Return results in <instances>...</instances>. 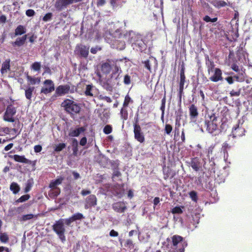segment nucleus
Listing matches in <instances>:
<instances>
[{"mask_svg": "<svg viewBox=\"0 0 252 252\" xmlns=\"http://www.w3.org/2000/svg\"><path fill=\"white\" fill-rule=\"evenodd\" d=\"M10 64H3V65L1 69V72L2 74H4L7 72L8 70H9Z\"/></svg>", "mask_w": 252, "mask_h": 252, "instance_id": "51", "label": "nucleus"}, {"mask_svg": "<svg viewBox=\"0 0 252 252\" xmlns=\"http://www.w3.org/2000/svg\"><path fill=\"white\" fill-rule=\"evenodd\" d=\"M103 131L105 134H109L112 131V126L110 125H106L103 128Z\"/></svg>", "mask_w": 252, "mask_h": 252, "instance_id": "45", "label": "nucleus"}, {"mask_svg": "<svg viewBox=\"0 0 252 252\" xmlns=\"http://www.w3.org/2000/svg\"><path fill=\"white\" fill-rule=\"evenodd\" d=\"M34 90V87H29L26 90H25V96L27 99L31 100L32 93Z\"/></svg>", "mask_w": 252, "mask_h": 252, "instance_id": "31", "label": "nucleus"}, {"mask_svg": "<svg viewBox=\"0 0 252 252\" xmlns=\"http://www.w3.org/2000/svg\"><path fill=\"white\" fill-rule=\"evenodd\" d=\"M171 248L174 250L172 252H184L187 246V242L184 238L178 235H174L172 237Z\"/></svg>", "mask_w": 252, "mask_h": 252, "instance_id": "5", "label": "nucleus"}, {"mask_svg": "<svg viewBox=\"0 0 252 252\" xmlns=\"http://www.w3.org/2000/svg\"><path fill=\"white\" fill-rule=\"evenodd\" d=\"M16 113V109L12 104L8 105L4 114L3 120L8 122H14L15 119L13 116Z\"/></svg>", "mask_w": 252, "mask_h": 252, "instance_id": "10", "label": "nucleus"}, {"mask_svg": "<svg viewBox=\"0 0 252 252\" xmlns=\"http://www.w3.org/2000/svg\"><path fill=\"white\" fill-rule=\"evenodd\" d=\"M96 67L98 72L97 75L99 76H100V70L104 74H107L111 72L110 82H112V80H117L122 72L120 67L116 65V64H97Z\"/></svg>", "mask_w": 252, "mask_h": 252, "instance_id": "2", "label": "nucleus"}, {"mask_svg": "<svg viewBox=\"0 0 252 252\" xmlns=\"http://www.w3.org/2000/svg\"><path fill=\"white\" fill-rule=\"evenodd\" d=\"M71 217L74 221L77 220H81L84 218L83 215L80 213H75L73 214Z\"/></svg>", "mask_w": 252, "mask_h": 252, "instance_id": "43", "label": "nucleus"}, {"mask_svg": "<svg viewBox=\"0 0 252 252\" xmlns=\"http://www.w3.org/2000/svg\"><path fill=\"white\" fill-rule=\"evenodd\" d=\"M90 193L91 191L90 190L83 189L81 192V194L83 196H86L87 195L90 194Z\"/></svg>", "mask_w": 252, "mask_h": 252, "instance_id": "64", "label": "nucleus"}, {"mask_svg": "<svg viewBox=\"0 0 252 252\" xmlns=\"http://www.w3.org/2000/svg\"><path fill=\"white\" fill-rule=\"evenodd\" d=\"M97 199L94 194H90L85 199V208L88 209L97 204Z\"/></svg>", "mask_w": 252, "mask_h": 252, "instance_id": "14", "label": "nucleus"}, {"mask_svg": "<svg viewBox=\"0 0 252 252\" xmlns=\"http://www.w3.org/2000/svg\"><path fill=\"white\" fill-rule=\"evenodd\" d=\"M61 106L67 113L70 115H76L79 114L81 109L80 104L68 98L65 99L62 102Z\"/></svg>", "mask_w": 252, "mask_h": 252, "instance_id": "3", "label": "nucleus"}, {"mask_svg": "<svg viewBox=\"0 0 252 252\" xmlns=\"http://www.w3.org/2000/svg\"><path fill=\"white\" fill-rule=\"evenodd\" d=\"M171 213L173 214H181L183 213V211L180 207L176 206L172 209Z\"/></svg>", "mask_w": 252, "mask_h": 252, "instance_id": "46", "label": "nucleus"}, {"mask_svg": "<svg viewBox=\"0 0 252 252\" xmlns=\"http://www.w3.org/2000/svg\"><path fill=\"white\" fill-rule=\"evenodd\" d=\"M63 180L64 177L60 176L58 179L55 180H52L49 184V188L52 189H59V188H57V186L61 184Z\"/></svg>", "mask_w": 252, "mask_h": 252, "instance_id": "25", "label": "nucleus"}, {"mask_svg": "<svg viewBox=\"0 0 252 252\" xmlns=\"http://www.w3.org/2000/svg\"><path fill=\"white\" fill-rule=\"evenodd\" d=\"M189 111L190 119L196 121L199 116L197 107L195 104H191L189 107Z\"/></svg>", "mask_w": 252, "mask_h": 252, "instance_id": "15", "label": "nucleus"}, {"mask_svg": "<svg viewBox=\"0 0 252 252\" xmlns=\"http://www.w3.org/2000/svg\"><path fill=\"white\" fill-rule=\"evenodd\" d=\"M70 89V87L68 85H60L56 89L55 94L57 96H63L68 94Z\"/></svg>", "mask_w": 252, "mask_h": 252, "instance_id": "16", "label": "nucleus"}, {"mask_svg": "<svg viewBox=\"0 0 252 252\" xmlns=\"http://www.w3.org/2000/svg\"><path fill=\"white\" fill-rule=\"evenodd\" d=\"M204 126L206 130L211 134L216 135L218 131V119L214 114L205 118Z\"/></svg>", "mask_w": 252, "mask_h": 252, "instance_id": "4", "label": "nucleus"}, {"mask_svg": "<svg viewBox=\"0 0 252 252\" xmlns=\"http://www.w3.org/2000/svg\"><path fill=\"white\" fill-rule=\"evenodd\" d=\"M229 62H233V63H249V60L246 58L245 55L243 53H237L236 55L230 52L228 56Z\"/></svg>", "mask_w": 252, "mask_h": 252, "instance_id": "9", "label": "nucleus"}, {"mask_svg": "<svg viewBox=\"0 0 252 252\" xmlns=\"http://www.w3.org/2000/svg\"><path fill=\"white\" fill-rule=\"evenodd\" d=\"M33 185V182L32 181L28 180L26 184V187L24 189L25 192H28L31 189Z\"/></svg>", "mask_w": 252, "mask_h": 252, "instance_id": "40", "label": "nucleus"}, {"mask_svg": "<svg viewBox=\"0 0 252 252\" xmlns=\"http://www.w3.org/2000/svg\"><path fill=\"white\" fill-rule=\"evenodd\" d=\"M27 35H24L22 37L17 38L15 41L13 42L12 44L13 46H21L23 45L27 39Z\"/></svg>", "mask_w": 252, "mask_h": 252, "instance_id": "27", "label": "nucleus"}, {"mask_svg": "<svg viewBox=\"0 0 252 252\" xmlns=\"http://www.w3.org/2000/svg\"><path fill=\"white\" fill-rule=\"evenodd\" d=\"M9 157L13 158L15 161L24 163L31 164L32 161L26 158L25 156H20L18 155H14L13 156H9Z\"/></svg>", "mask_w": 252, "mask_h": 252, "instance_id": "20", "label": "nucleus"}, {"mask_svg": "<svg viewBox=\"0 0 252 252\" xmlns=\"http://www.w3.org/2000/svg\"><path fill=\"white\" fill-rule=\"evenodd\" d=\"M64 221L66 225L69 226L72 222L74 221V220L72 219V217H71L69 218L64 220Z\"/></svg>", "mask_w": 252, "mask_h": 252, "instance_id": "55", "label": "nucleus"}, {"mask_svg": "<svg viewBox=\"0 0 252 252\" xmlns=\"http://www.w3.org/2000/svg\"><path fill=\"white\" fill-rule=\"evenodd\" d=\"M113 209L117 213H124L126 209V207L124 202H118L112 205Z\"/></svg>", "mask_w": 252, "mask_h": 252, "instance_id": "18", "label": "nucleus"}, {"mask_svg": "<svg viewBox=\"0 0 252 252\" xmlns=\"http://www.w3.org/2000/svg\"><path fill=\"white\" fill-rule=\"evenodd\" d=\"M30 198V195L29 194H26L21 196L19 199H18L16 202L20 203V202H24L27 200H28Z\"/></svg>", "mask_w": 252, "mask_h": 252, "instance_id": "42", "label": "nucleus"}, {"mask_svg": "<svg viewBox=\"0 0 252 252\" xmlns=\"http://www.w3.org/2000/svg\"><path fill=\"white\" fill-rule=\"evenodd\" d=\"M210 3L216 8L220 9L221 7H224L226 5L231 6L232 4L230 2L227 3L224 0H211Z\"/></svg>", "mask_w": 252, "mask_h": 252, "instance_id": "22", "label": "nucleus"}, {"mask_svg": "<svg viewBox=\"0 0 252 252\" xmlns=\"http://www.w3.org/2000/svg\"><path fill=\"white\" fill-rule=\"evenodd\" d=\"M40 64H32V68L35 71H38L40 69Z\"/></svg>", "mask_w": 252, "mask_h": 252, "instance_id": "61", "label": "nucleus"}, {"mask_svg": "<svg viewBox=\"0 0 252 252\" xmlns=\"http://www.w3.org/2000/svg\"><path fill=\"white\" fill-rule=\"evenodd\" d=\"M60 192V189H51L49 192V194L53 197H56L59 195Z\"/></svg>", "mask_w": 252, "mask_h": 252, "instance_id": "36", "label": "nucleus"}, {"mask_svg": "<svg viewBox=\"0 0 252 252\" xmlns=\"http://www.w3.org/2000/svg\"><path fill=\"white\" fill-rule=\"evenodd\" d=\"M92 88L93 86L92 85H87L86 86V90L85 91V94L86 96H93V94L92 93Z\"/></svg>", "mask_w": 252, "mask_h": 252, "instance_id": "37", "label": "nucleus"}, {"mask_svg": "<svg viewBox=\"0 0 252 252\" xmlns=\"http://www.w3.org/2000/svg\"><path fill=\"white\" fill-rule=\"evenodd\" d=\"M130 101H131V98L128 94L126 95L125 98V100L123 103V106L125 107L128 106V105Z\"/></svg>", "mask_w": 252, "mask_h": 252, "instance_id": "49", "label": "nucleus"}, {"mask_svg": "<svg viewBox=\"0 0 252 252\" xmlns=\"http://www.w3.org/2000/svg\"><path fill=\"white\" fill-rule=\"evenodd\" d=\"M121 176V172L118 170H114L113 173V176L112 177L114 178L115 177H120Z\"/></svg>", "mask_w": 252, "mask_h": 252, "instance_id": "63", "label": "nucleus"}, {"mask_svg": "<svg viewBox=\"0 0 252 252\" xmlns=\"http://www.w3.org/2000/svg\"><path fill=\"white\" fill-rule=\"evenodd\" d=\"M203 20L206 22H216L218 20V18L217 17H215L213 18H211L209 16L206 15L203 18Z\"/></svg>", "mask_w": 252, "mask_h": 252, "instance_id": "47", "label": "nucleus"}, {"mask_svg": "<svg viewBox=\"0 0 252 252\" xmlns=\"http://www.w3.org/2000/svg\"><path fill=\"white\" fill-rule=\"evenodd\" d=\"M231 68L238 73V75L243 76L245 72V69L242 65L237 64H231Z\"/></svg>", "mask_w": 252, "mask_h": 252, "instance_id": "23", "label": "nucleus"}, {"mask_svg": "<svg viewBox=\"0 0 252 252\" xmlns=\"http://www.w3.org/2000/svg\"><path fill=\"white\" fill-rule=\"evenodd\" d=\"M101 50V48H99L98 47H92L91 49V52L92 53V54H96V52L98 51V50Z\"/></svg>", "mask_w": 252, "mask_h": 252, "instance_id": "62", "label": "nucleus"}, {"mask_svg": "<svg viewBox=\"0 0 252 252\" xmlns=\"http://www.w3.org/2000/svg\"><path fill=\"white\" fill-rule=\"evenodd\" d=\"M53 14L52 13H46L43 17L42 20L45 22L49 21L51 20Z\"/></svg>", "mask_w": 252, "mask_h": 252, "instance_id": "50", "label": "nucleus"}, {"mask_svg": "<svg viewBox=\"0 0 252 252\" xmlns=\"http://www.w3.org/2000/svg\"><path fill=\"white\" fill-rule=\"evenodd\" d=\"M119 38H125L131 44L133 49L142 52L147 49V44L143 40L141 35L130 32L128 33L122 34L120 33L118 37Z\"/></svg>", "mask_w": 252, "mask_h": 252, "instance_id": "1", "label": "nucleus"}, {"mask_svg": "<svg viewBox=\"0 0 252 252\" xmlns=\"http://www.w3.org/2000/svg\"><path fill=\"white\" fill-rule=\"evenodd\" d=\"M125 246L129 248H133L134 247L133 241L131 239H127L125 244Z\"/></svg>", "mask_w": 252, "mask_h": 252, "instance_id": "52", "label": "nucleus"}, {"mask_svg": "<svg viewBox=\"0 0 252 252\" xmlns=\"http://www.w3.org/2000/svg\"><path fill=\"white\" fill-rule=\"evenodd\" d=\"M26 14L27 16H28L29 17H32V16H33L34 15L35 12L33 9H28L26 11Z\"/></svg>", "mask_w": 252, "mask_h": 252, "instance_id": "54", "label": "nucleus"}, {"mask_svg": "<svg viewBox=\"0 0 252 252\" xmlns=\"http://www.w3.org/2000/svg\"><path fill=\"white\" fill-rule=\"evenodd\" d=\"M10 189L14 194H17L19 192L20 189L19 185L15 182H12L10 186Z\"/></svg>", "mask_w": 252, "mask_h": 252, "instance_id": "30", "label": "nucleus"}, {"mask_svg": "<svg viewBox=\"0 0 252 252\" xmlns=\"http://www.w3.org/2000/svg\"><path fill=\"white\" fill-rule=\"evenodd\" d=\"M124 82L126 85H129L130 83V77L128 75L125 76Z\"/></svg>", "mask_w": 252, "mask_h": 252, "instance_id": "56", "label": "nucleus"}, {"mask_svg": "<svg viewBox=\"0 0 252 252\" xmlns=\"http://www.w3.org/2000/svg\"><path fill=\"white\" fill-rule=\"evenodd\" d=\"M87 142V139L86 137H82L79 142V144L82 146H84L86 145Z\"/></svg>", "mask_w": 252, "mask_h": 252, "instance_id": "57", "label": "nucleus"}, {"mask_svg": "<svg viewBox=\"0 0 252 252\" xmlns=\"http://www.w3.org/2000/svg\"><path fill=\"white\" fill-rule=\"evenodd\" d=\"M189 194L192 201L195 202H197L198 200V196L197 192L195 191L192 190L189 192Z\"/></svg>", "mask_w": 252, "mask_h": 252, "instance_id": "39", "label": "nucleus"}, {"mask_svg": "<svg viewBox=\"0 0 252 252\" xmlns=\"http://www.w3.org/2000/svg\"><path fill=\"white\" fill-rule=\"evenodd\" d=\"M86 130V128L84 126H81L76 128H70L68 135L70 137H78L79 135Z\"/></svg>", "mask_w": 252, "mask_h": 252, "instance_id": "19", "label": "nucleus"}, {"mask_svg": "<svg viewBox=\"0 0 252 252\" xmlns=\"http://www.w3.org/2000/svg\"><path fill=\"white\" fill-rule=\"evenodd\" d=\"M109 235L111 237H117L119 235L118 232L112 229L110 231Z\"/></svg>", "mask_w": 252, "mask_h": 252, "instance_id": "60", "label": "nucleus"}, {"mask_svg": "<svg viewBox=\"0 0 252 252\" xmlns=\"http://www.w3.org/2000/svg\"><path fill=\"white\" fill-rule=\"evenodd\" d=\"M134 138L139 142L142 143L145 141V136L142 131L140 126L136 125L133 129Z\"/></svg>", "mask_w": 252, "mask_h": 252, "instance_id": "12", "label": "nucleus"}, {"mask_svg": "<svg viewBox=\"0 0 252 252\" xmlns=\"http://www.w3.org/2000/svg\"><path fill=\"white\" fill-rule=\"evenodd\" d=\"M89 50V47H87L82 44L78 45L76 47V51L77 52V53L84 58L88 57Z\"/></svg>", "mask_w": 252, "mask_h": 252, "instance_id": "17", "label": "nucleus"}, {"mask_svg": "<svg viewBox=\"0 0 252 252\" xmlns=\"http://www.w3.org/2000/svg\"><path fill=\"white\" fill-rule=\"evenodd\" d=\"M180 121L178 120V118H176V125H175V136L179 135L180 134V131H179V126H180Z\"/></svg>", "mask_w": 252, "mask_h": 252, "instance_id": "44", "label": "nucleus"}, {"mask_svg": "<svg viewBox=\"0 0 252 252\" xmlns=\"http://www.w3.org/2000/svg\"><path fill=\"white\" fill-rule=\"evenodd\" d=\"M229 75L231 76H228L225 78V80L229 84H232L234 83V79L237 81H238L239 76L237 75H234L233 72H229L228 73Z\"/></svg>", "mask_w": 252, "mask_h": 252, "instance_id": "28", "label": "nucleus"}, {"mask_svg": "<svg viewBox=\"0 0 252 252\" xmlns=\"http://www.w3.org/2000/svg\"><path fill=\"white\" fill-rule=\"evenodd\" d=\"M34 150L35 153H39L42 150V147L40 145H37L34 146Z\"/></svg>", "mask_w": 252, "mask_h": 252, "instance_id": "59", "label": "nucleus"}, {"mask_svg": "<svg viewBox=\"0 0 252 252\" xmlns=\"http://www.w3.org/2000/svg\"><path fill=\"white\" fill-rule=\"evenodd\" d=\"M71 145L72 146V155L76 157L78 153V142L77 140L74 138H72Z\"/></svg>", "mask_w": 252, "mask_h": 252, "instance_id": "26", "label": "nucleus"}, {"mask_svg": "<svg viewBox=\"0 0 252 252\" xmlns=\"http://www.w3.org/2000/svg\"><path fill=\"white\" fill-rule=\"evenodd\" d=\"M43 85L44 86L41 88L40 94H47L55 90V85L54 82L51 80H45L43 82Z\"/></svg>", "mask_w": 252, "mask_h": 252, "instance_id": "11", "label": "nucleus"}, {"mask_svg": "<svg viewBox=\"0 0 252 252\" xmlns=\"http://www.w3.org/2000/svg\"><path fill=\"white\" fill-rule=\"evenodd\" d=\"M66 147L65 143H59L56 145L54 151L56 152H60Z\"/></svg>", "mask_w": 252, "mask_h": 252, "instance_id": "38", "label": "nucleus"}, {"mask_svg": "<svg viewBox=\"0 0 252 252\" xmlns=\"http://www.w3.org/2000/svg\"><path fill=\"white\" fill-rule=\"evenodd\" d=\"M27 79L30 85H35V84H39L40 82V78L32 77L29 75H27Z\"/></svg>", "mask_w": 252, "mask_h": 252, "instance_id": "29", "label": "nucleus"}, {"mask_svg": "<svg viewBox=\"0 0 252 252\" xmlns=\"http://www.w3.org/2000/svg\"><path fill=\"white\" fill-rule=\"evenodd\" d=\"M172 129L173 128L171 125L166 124L165 125L164 131L165 133H166L167 134L169 135L171 133Z\"/></svg>", "mask_w": 252, "mask_h": 252, "instance_id": "48", "label": "nucleus"}, {"mask_svg": "<svg viewBox=\"0 0 252 252\" xmlns=\"http://www.w3.org/2000/svg\"><path fill=\"white\" fill-rule=\"evenodd\" d=\"M245 134V129L243 126V123H240L239 121L232 129L231 133L229 135V138L232 137L233 138H239L242 137Z\"/></svg>", "mask_w": 252, "mask_h": 252, "instance_id": "7", "label": "nucleus"}, {"mask_svg": "<svg viewBox=\"0 0 252 252\" xmlns=\"http://www.w3.org/2000/svg\"><path fill=\"white\" fill-rule=\"evenodd\" d=\"M70 4V0H56L54 6L57 10L61 11Z\"/></svg>", "mask_w": 252, "mask_h": 252, "instance_id": "13", "label": "nucleus"}, {"mask_svg": "<svg viewBox=\"0 0 252 252\" xmlns=\"http://www.w3.org/2000/svg\"><path fill=\"white\" fill-rule=\"evenodd\" d=\"M208 72H214V75L209 78V79L214 82H217L222 80L221 70L218 68H214V64H209L208 65Z\"/></svg>", "mask_w": 252, "mask_h": 252, "instance_id": "8", "label": "nucleus"}, {"mask_svg": "<svg viewBox=\"0 0 252 252\" xmlns=\"http://www.w3.org/2000/svg\"><path fill=\"white\" fill-rule=\"evenodd\" d=\"M26 32V29L22 25H19L15 31V35H22Z\"/></svg>", "mask_w": 252, "mask_h": 252, "instance_id": "33", "label": "nucleus"}, {"mask_svg": "<svg viewBox=\"0 0 252 252\" xmlns=\"http://www.w3.org/2000/svg\"><path fill=\"white\" fill-rule=\"evenodd\" d=\"M52 229L58 236L61 241L64 243L66 240L65 228L64 226V219H61L55 221L52 225Z\"/></svg>", "mask_w": 252, "mask_h": 252, "instance_id": "6", "label": "nucleus"}, {"mask_svg": "<svg viewBox=\"0 0 252 252\" xmlns=\"http://www.w3.org/2000/svg\"><path fill=\"white\" fill-rule=\"evenodd\" d=\"M106 0H97L96 6L97 7L102 6L106 3Z\"/></svg>", "mask_w": 252, "mask_h": 252, "instance_id": "58", "label": "nucleus"}, {"mask_svg": "<svg viewBox=\"0 0 252 252\" xmlns=\"http://www.w3.org/2000/svg\"><path fill=\"white\" fill-rule=\"evenodd\" d=\"M25 208L26 206L25 205H22L17 208H14L15 211L17 214H20L22 213L24 211Z\"/></svg>", "mask_w": 252, "mask_h": 252, "instance_id": "53", "label": "nucleus"}, {"mask_svg": "<svg viewBox=\"0 0 252 252\" xmlns=\"http://www.w3.org/2000/svg\"><path fill=\"white\" fill-rule=\"evenodd\" d=\"M189 164L195 171H198L201 167L199 159L197 157L192 158Z\"/></svg>", "mask_w": 252, "mask_h": 252, "instance_id": "21", "label": "nucleus"}, {"mask_svg": "<svg viewBox=\"0 0 252 252\" xmlns=\"http://www.w3.org/2000/svg\"><path fill=\"white\" fill-rule=\"evenodd\" d=\"M9 236L6 232L0 233V242L6 244L9 242Z\"/></svg>", "mask_w": 252, "mask_h": 252, "instance_id": "32", "label": "nucleus"}, {"mask_svg": "<svg viewBox=\"0 0 252 252\" xmlns=\"http://www.w3.org/2000/svg\"><path fill=\"white\" fill-rule=\"evenodd\" d=\"M244 94L248 97H252V86L251 85L247 86L244 88Z\"/></svg>", "mask_w": 252, "mask_h": 252, "instance_id": "34", "label": "nucleus"}, {"mask_svg": "<svg viewBox=\"0 0 252 252\" xmlns=\"http://www.w3.org/2000/svg\"><path fill=\"white\" fill-rule=\"evenodd\" d=\"M241 93V89L239 88L236 90H232L230 92V96H238L240 95Z\"/></svg>", "mask_w": 252, "mask_h": 252, "instance_id": "41", "label": "nucleus"}, {"mask_svg": "<svg viewBox=\"0 0 252 252\" xmlns=\"http://www.w3.org/2000/svg\"><path fill=\"white\" fill-rule=\"evenodd\" d=\"M181 70H180V83H179V86H180V88L182 89V86H184L185 82V66L184 64H182L181 67Z\"/></svg>", "mask_w": 252, "mask_h": 252, "instance_id": "24", "label": "nucleus"}, {"mask_svg": "<svg viewBox=\"0 0 252 252\" xmlns=\"http://www.w3.org/2000/svg\"><path fill=\"white\" fill-rule=\"evenodd\" d=\"M33 218H37V215H35L32 214H29L27 215H24L22 216L21 219L20 220V221H27L28 220H30L32 219Z\"/></svg>", "mask_w": 252, "mask_h": 252, "instance_id": "35", "label": "nucleus"}]
</instances>
